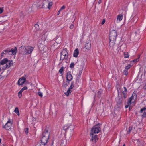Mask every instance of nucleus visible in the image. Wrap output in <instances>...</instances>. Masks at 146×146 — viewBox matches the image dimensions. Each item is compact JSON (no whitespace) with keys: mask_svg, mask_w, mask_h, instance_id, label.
Segmentation results:
<instances>
[{"mask_svg":"<svg viewBox=\"0 0 146 146\" xmlns=\"http://www.w3.org/2000/svg\"><path fill=\"white\" fill-rule=\"evenodd\" d=\"M50 136V133L48 131V129L46 128L42 134L41 139V141L42 145L45 146L47 143L48 140L49 139Z\"/></svg>","mask_w":146,"mask_h":146,"instance_id":"1","label":"nucleus"},{"mask_svg":"<svg viewBox=\"0 0 146 146\" xmlns=\"http://www.w3.org/2000/svg\"><path fill=\"white\" fill-rule=\"evenodd\" d=\"M33 48L30 46H24L20 47L19 49L23 54H30L33 51Z\"/></svg>","mask_w":146,"mask_h":146,"instance_id":"2","label":"nucleus"},{"mask_svg":"<svg viewBox=\"0 0 146 146\" xmlns=\"http://www.w3.org/2000/svg\"><path fill=\"white\" fill-rule=\"evenodd\" d=\"M12 65L13 61L8 60L7 58H4L0 62V65L2 66L3 68L5 67L6 69L9 68Z\"/></svg>","mask_w":146,"mask_h":146,"instance_id":"3","label":"nucleus"},{"mask_svg":"<svg viewBox=\"0 0 146 146\" xmlns=\"http://www.w3.org/2000/svg\"><path fill=\"white\" fill-rule=\"evenodd\" d=\"M68 54L67 52V48L63 49L61 53V57L60 60H63L68 59Z\"/></svg>","mask_w":146,"mask_h":146,"instance_id":"4","label":"nucleus"},{"mask_svg":"<svg viewBox=\"0 0 146 146\" xmlns=\"http://www.w3.org/2000/svg\"><path fill=\"white\" fill-rule=\"evenodd\" d=\"M46 0L43 1H40L38 2L37 5V7L38 9L44 8H45L44 5H47V3L46 2Z\"/></svg>","mask_w":146,"mask_h":146,"instance_id":"5","label":"nucleus"},{"mask_svg":"<svg viewBox=\"0 0 146 146\" xmlns=\"http://www.w3.org/2000/svg\"><path fill=\"white\" fill-rule=\"evenodd\" d=\"M117 36V33L116 31L114 30H112L110 34V40H116Z\"/></svg>","mask_w":146,"mask_h":146,"instance_id":"6","label":"nucleus"},{"mask_svg":"<svg viewBox=\"0 0 146 146\" xmlns=\"http://www.w3.org/2000/svg\"><path fill=\"white\" fill-rule=\"evenodd\" d=\"M100 128L98 124L94 126L91 130V132L92 134L98 133L100 131Z\"/></svg>","mask_w":146,"mask_h":146,"instance_id":"7","label":"nucleus"},{"mask_svg":"<svg viewBox=\"0 0 146 146\" xmlns=\"http://www.w3.org/2000/svg\"><path fill=\"white\" fill-rule=\"evenodd\" d=\"M4 51L9 54H15L17 51V48L16 47H15L13 49L12 48L11 50L7 49L5 50Z\"/></svg>","mask_w":146,"mask_h":146,"instance_id":"8","label":"nucleus"},{"mask_svg":"<svg viewBox=\"0 0 146 146\" xmlns=\"http://www.w3.org/2000/svg\"><path fill=\"white\" fill-rule=\"evenodd\" d=\"M12 123L11 121L9 120L4 126H3V128H5L6 130H9L11 128Z\"/></svg>","mask_w":146,"mask_h":146,"instance_id":"9","label":"nucleus"},{"mask_svg":"<svg viewBox=\"0 0 146 146\" xmlns=\"http://www.w3.org/2000/svg\"><path fill=\"white\" fill-rule=\"evenodd\" d=\"M26 80V78L25 77L20 78L19 80L18 83L19 85H22L25 83Z\"/></svg>","mask_w":146,"mask_h":146,"instance_id":"10","label":"nucleus"},{"mask_svg":"<svg viewBox=\"0 0 146 146\" xmlns=\"http://www.w3.org/2000/svg\"><path fill=\"white\" fill-rule=\"evenodd\" d=\"M90 135L92 136V138L90 139L91 141L95 142L96 141L98 140V136L96 135H94L92 133H90Z\"/></svg>","mask_w":146,"mask_h":146,"instance_id":"11","label":"nucleus"},{"mask_svg":"<svg viewBox=\"0 0 146 146\" xmlns=\"http://www.w3.org/2000/svg\"><path fill=\"white\" fill-rule=\"evenodd\" d=\"M74 87V82H72L71 83V85L69 88L67 90L66 92L65 93L66 95L68 96L71 93L70 89H72Z\"/></svg>","mask_w":146,"mask_h":146,"instance_id":"12","label":"nucleus"},{"mask_svg":"<svg viewBox=\"0 0 146 146\" xmlns=\"http://www.w3.org/2000/svg\"><path fill=\"white\" fill-rule=\"evenodd\" d=\"M66 80L69 82L71 81L73 78V77L71 74V72H68L66 75Z\"/></svg>","mask_w":146,"mask_h":146,"instance_id":"13","label":"nucleus"},{"mask_svg":"<svg viewBox=\"0 0 146 146\" xmlns=\"http://www.w3.org/2000/svg\"><path fill=\"white\" fill-rule=\"evenodd\" d=\"M85 50L88 51L91 48V44L90 41H88L85 44Z\"/></svg>","mask_w":146,"mask_h":146,"instance_id":"14","label":"nucleus"},{"mask_svg":"<svg viewBox=\"0 0 146 146\" xmlns=\"http://www.w3.org/2000/svg\"><path fill=\"white\" fill-rule=\"evenodd\" d=\"M115 40H110L109 42V46L111 48H113L115 43Z\"/></svg>","mask_w":146,"mask_h":146,"instance_id":"15","label":"nucleus"},{"mask_svg":"<svg viewBox=\"0 0 146 146\" xmlns=\"http://www.w3.org/2000/svg\"><path fill=\"white\" fill-rule=\"evenodd\" d=\"M79 53V50L78 48L76 49L74 52L73 56L75 57H77Z\"/></svg>","mask_w":146,"mask_h":146,"instance_id":"16","label":"nucleus"},{"mask_svg":"<svg viewBox=\"0 0 146 146\" xmlns=\"http://www.w3.org/2000/svg\"><path fill=\"white\" fill-rule=\"evenodd\" d=\"M123 16L122 14H119L117 16V20L116 22L118 23L120 21L123 19Z\"/></svg>","mask_w":146,"mask_h":146,"instance_id":"17","label":"nucleus"},{"mask_svg":"<svg viewBox=\"0 0 146 146\" xmlns=\"http://www.w3.org/2000/svg\"><path fill=\"white\" fill-rule=\"evenodd\" d=\"M137 21V19L135 17H134L132 19L131 23L132 24H135Z\"/></svg>","mask_w":146,"mask_h":146,"instance_id":"18","label":"nucleus"},{"mask_svg":"<svg viewBox=\"0 0 146 146\" xmlns=\"http://www.w3.org/2000/svg\"><path fill=\"white\" fill-rule=\"evenodd\" d=\"M14 112L17 114L18 116H19L20 113L18 107H16V108H15V109L14 111Z\"/></svg>","mask_w":146,"mask_h":146,"instance_id":"19","label":"nucleus"},{"mask_svg":"<svg viewBox=\"0 0 146 146\" xmlns=\"http://www.w3.org/2000/svg\"><path fill=\"white\" fill-rule=\"evenodd\" d=\"M46 2L47 3V4H48V8L49 9H50V7L52 6V2H49L48 0H46Z\"/></svg>","mask_w":146,"mask_h":146,"instance_id":"20","label":"nucleus"},{"mask_svg":"<svg viewBox=\"0 0 146 146\" xmlns=\"http://www.w3.org/2000/svg\"><path fill=\"white\" fill-rule=\"evenodd\" d=\"M133 95L130 97L128 100V101L127 103V104L129 105H131V101H132V100L133 99Z\"/></svg>","mask_w":146,"mask_h":146,"instance_id":"21","label":"nucleus"},{"mask_svg":"<svg viewBox=\"0 0 146 146\" xmlns=\"http://www.w3.org/2000/svg\"><path fill=\"white\" fill-rule=\"evenodd\" d=\"M124 57L125 58H128L129 57V54L127 52H124Z\"/></svg>","mask_w":146,"mask_h":146,"instance_id":"22","label":"nucleus"},{"mask_svg":"<svg viewBox=\"0 0 146 146\" xmlns=\"http://www.w3.org/2000/svg\"><path fill=\"white\" fill-rule=\"evenodd\" d=\"M116 100H117V103L118 104H120L121 103V102H122V100H121V99H120V98L117 99Z\"/></svg>","mask_w":146,"mask_h":146,"instance_id":"23","label":"nucleus"},{"mask_svg":"<svg viewBox=\"0 0 146 146\" xmlns=\"http://www.w3.org/2000/svg\"><path fill=\"white\" fill-rule=\"evenodd\" d=\"M64 67L63 66L59 70V72L60 74H62L64 70Z\"/></svg>","mask_w":146,"mask_h":146,"instance_id":"24","label":"nucleus"},{"mask_svg":"<svg viewBox=\"0 0 146 146\" xmlns=\"http://www.w3.org/2000/svg\"><path fill=\"white\" fill-rule=\"evenodd\" d=\"M69 83V82H68V83L65 82H64L63 85V87L64 88H66V87L68 85V84Z\"/></svg>","mask_w":146,"mask_h":146,"instance_id":"25","label":"nucleus"},{"mask_svg":"<svg viewBox=\"0 0 146 146\" xmlns=\"http://www.w3.org/2000/svg\"><path fill=\"white\" fill-rule=\"evenodd\" d=\"M22 92L21 91H20L18 93V96L19 98H20L22 96Z\"/></svg>","mask_w":146,"mask_h":146,"instance_id":"26","label":"nucleus"},{"mask_svg":"<svg viewBox=\"0 0 146 146\" xmlns=\"http://www.w3.org/2000/svg\"><path fill=\"white\" fill-rule=\"evenodd\" d=\"M35 28H36V29L37 30H39V26L38 24H36L35 25Z\"/></svg>","mask_w":146,"mask_h":146,"instance_id":"27","label":"nucleus"},{"mask_svg":"<svg viewBox=\"0 0 146 146\" xmlns=\"http://www.w3.org/2000/svg\"><path fill=\"white\" fill-rule=\"evenodd\" d=\"M124 88L125 89V90L123 91V94H125L127 92V90L126 88L125 87H124Z\"/></svg>","mask_w":146,"mask_h":146,"instance_id":"28","label":"nucleus"},{"mask_svg":"<svg viewBox=\"0 0 146 146\" xmlns=\"http://www.w3.org/2000/svg\"><path fill=\"white\" fill-rule=\"evenodd\" d=\"M131 67V65L129 64H128V65L125 67V69L127 70L129 69Z\"/></svg>","mask_w":146,"mask_h":146,"instance_id":"29","label":"nucleus"},{"mask_svg":"<svg viewBox=\"0 0 146 146\" xmlns=\"http://www.w3.org/2000/svg\"><path fill=\"white\" fill-rule=\"evenodd\" d=\"M146 110V108L145 107H144L142 109H141L140 110V112L141 113H142L143 111H145Z\"/></svg>","mask_w":146,"mask_h":146,"instance_id":"30","label":"nucleus"},{"mask_svg":"<svg viewBox=\"0 0 146 146\" xmlns=\"http://www.w3.org/2000/svg\"><path fill=\"white\" fill-rule=\"evenodd\" d=\"M74 63H71L70 65V67L71 68H73L74 67Z\"/></svg>","mask_w":146,"mask_h":146,"instance_id":"31","label":"nucleus"},{"mask_svg":"<svg viewBox=\"0 0 146 146\" xmlns=\"http://www.w3.org/2000/svg\"><path fill=\"white\" fill-rule=\"evenodd\" d=\"M27 89V87L26 86H24L23 88L20 90L21 92H23L24 90H26Z\"/></svg>","mask_w":146,"mask_h":146,"instance_id":"32","label":"nucleus"},{"mask_svg":"<svg viewBox=\"0 0 146 146\" xmlns=\"http://www.w3.org/2000/svg\"><path fill=\"white\" fill-rule=\"evenodd\" d=\"M38 95L41 97H42L43 96L42 93L40 92H38Z\"/></svg>","mask_w":146,"mask_h":146,"instance_id":"33","label":"nucleus"},{"mask_svg":"<svg viewBox=\"0 0 146 146\" xmlns=\"http://www.w3.org/2000/svg\"><path fill=\"white\" fill-rule=\"evenodd\" d=\"M25 132L26 134H27L28 133V128H26L25 129Z\"/></svg>","mask_w":146,"mask_h":146,"instance_id":"34","label":"nucleus"},{"mask_svg":"<svg viewBox=\"0 0 146 146\" xmlns=\"http://www.w3.org/2000/svg\"><path fill=\"white\" fill-rule=\"evenodd\" d=\"M82 70H81L80 71H79V73H78V78H79L80 77L82 73Z\"/></svg>","mask_w":146,"mask_h":146,"instance_id":"35","label":"nucleus"},{"mask_svg":"<svg viewBox=\"0 0 146 146\" xmlns=\"http://www.w3.org/2000/svg\"><path fill=\"white\" fill-rule=\"evenodd\" d=\"M124 74L126 75H127L128 74V72L127 70L125 69L123 72Z\"/></svg>","mask_w":146,"mask_h":146,"instance_id":"36","label":"nucleus"},{"mask_svg":"<svg viewBox=\"0 0 146 146\" xmlns=\"http://www.w3.org/2000/svg\"><path fill=\"white\" fill-rule=\"evenodd\" d=\"M6 69V68L5 67H4V68H3V67H2V66H1V65H0V71L4 70Z\"/></svg>","mask_w":146,"mask_h":146,"instance_id":"37","label":"nucleus"},{"mask_svg":"<svg viewBox=\"0 0 146 146\" xmlns=\"http://www.w3.org/2000/svg\"><path fill=\"white\" fill-rule=\"evenodd\" d=\"M69 128L70 127H67V126H65L63 127V129L64 130H66L67 129H69Z\"/></svg>","mask_w":146,"mask_h":146,"instance_id":"38","label":"nucleus"},{"mask_svg":"<svg viewBox=\"0 0 146 146\" xmlns=\"http://www.w3.org/2000/svg\"><path fill=\"white\" fill-rule=\"evenodd\" d=\"M146 117V113L144 112L142 115V117Z\"/></svg>","mask_w":146,"mask_h":146,"instance_id":"39","label":"nucleus"},{"mask_svg":"<svg viewBox=\"0 0 146 146\" xmlns=\"http://www.w3.org/2000/svg\"><path fill=\"white\" fill-rule=\"evenodd\" d=\"M132 129V127H130L129 128L128 132L129 133Z\"/></svg>","mask_w":146,"mask_h":146,"instance_id":"40","label":"nucleus"},{"mask_svg":"<svg viewBox=\"0 0 146 146\" xmlns=\"http://www.w3.org/2000/svg\"><path fill=\"white\" fill-rule=\"evenodd\" d=\"M65 8V6L64 5L63 6H62V7L60 9L61 11L62 9H64Z\"/></svg>","mask_w":146,"mask_h":146,"instance_id":"41","label":"nucleus"},{"mask_svg":"<svg viewBox=\"0 0 146 146\" xmlns=\"http://www.w3.org/2000/svg\"><path fill=\"white\" fill-rule=\"evenodd\" d=\"M74 27V25L72 24L70 26V27H69L70 28V29H72Z\"/></svg>","mask_w":146,"mask_h":146,"instance_id":"42","label":"nucleus"},{"mask_svg":"<svg viewBox=\"0 0 146 146\" xmlns=\"http://www.w3.org/2000/svg\"><path fill=\"white\" fill-rule=\"evenodd\" d=\"M3 9L2 8L0 7V14L2 13L3 11Z\"/></svg>","mask_w":146,"mask_h":146,"instance_id":"43","label":"nucleus"},{"mask_svg":"<svg viewBox=\"0 0 146 146\" xmlns=\"http://www.w3.org/2000/svg\"><path fill=\"white\" fill-rule=\"evenodd\" d=\"M105 19H103L102 23H101V24L102 25L104 24L105 23Z\"/></svg>","mask_w":146,"mask_h":146,"instance_id":"44","label":"nucleus"},{"mask_svg":"<svg viewBox=\"0 0 146 146\" xmlns=\"http://www.w3.org/2000/svg\"><path fill=\"white\" fill-rule=\"evenodd\" d=\"M61 11L60 10H59L58 12V13H57V15H59L60 13V11Z\"/></svg>","mask_w":146,"mask_h":146,"instance_id":"45","label":"nucleus"},{"mask_svg":"<svg viewBox=\"0 0 146 146\" xmlns=\"http://www.w3.org/2000/svg\"><path fill=\"white\" fill-rule=\"evenodd\" d=\"M128 105H126L125 106V107L126 108H127L129 106H130V105H129L128 104H127Z\"/></svg>","mask_w":146,"mask_h":146,"instance_id":"46","label":"nucleus"},{"mask_svg":"<svg viewBox=\"0 0 146 146\" xmlns=\"http://www.w3.org/2000/svg\"><path fill=\"white\" fill-rule=\"evenodd\" d=\"M70 130H71V132L72 133H73V129H71Z\"/></svg>","mask_w":146,"mask_h":146,"instance_id":"47","label":"nucleus"},{"mask_svg":"<svg viewBox=\"0 0 146 146\" xmlns=\"http://www.w3.org/2000/svg\"><path fill=\"white\" fill-rule=\"evenodd\" d=\"M101 2H102V1L101 0H99L98 2V3L99 4H100L101 3Z\"/></svg>","mask_w":146,"mask_h":146,"instance_id":"48","label":"nucleus"},{"mask_svg":"<svg viewBox=\"0 0 146 146\" xmlns=\"http://www.w3.org/2000/svg\"><path fill=\"white\" fill-rule=\"evenodd\" d=\"M138 61V59H136V60H133V61H134V62H135V61Z\"/></svg>","mask_w":146,"mask_h":146,"instance_id":"49","label":"nucleus"},{"mask_svg":"<svg viewBox=\"0 0 146 146\" xmlns=\"http://www.w3.org/2000/svg\"><path fill=\"white\" fill-rule=\"evenodd\" d=\"M135 35H136L138 33L137 32H135Z\"/></svg>","mask_w":146,"mask_h":146,"instance_id":"50","label":"nucleus"},{"mask_svg":"<svg viewBox=\"0 0 146 146\" xmlns=\"http://www.w3.org/2000/svg\"><path fill=\"white\" fill-rule=\"evenodd\" d=\"M5 53L4 52H3L1 53V56H3V54H4Z\"/></svg>","mask_w":146,"mask_h":146,"instance_id":"51","label":"nucleus"},{"mask_svg":"<svg viewBox=\"0 0 146 146\" xmlns=\"http://www.w3.org/2000/svg\"><path fill=\"white\" fill-rule=\"evenodd\" d=\"M53 143H54L53 141H52V145H53Z\"/></svg>","mask_w":146,"mask_h":146,"instance_id":"52","label":"nucleus"},{"mask_svg":"<svg viewBox=\"0 0 146 146\" xmlns=\"http://www.w3.org/2000/svg\"><path fill=\"white\" fill-rule=\"evenodd\" d=\"M124 97L125 98L126 97V96L125 95L124 96Z\"/></svg>","mask_w":146,"mask_h":146,"instance_id":"53","label":"nucleus"},{"mask_svg":"<svg viewBox=\"0 0 146 146\" xmlns=\"http://www.w3.org/2000/svg\"><path fill=\"white\" fill-rule=\"evenodd\" d=\"M123 146H125V144H124Z\"/></svg>","mask_w":146,"mask_h":146,"instance_id":"54","label":"nucleus"},{"mask_svg":"<svg viewBox=\"0 0 146 146\" xmlns=\"http://www.w3.org/2000/svg\"><path fill=\"white\" fill-rule=\"evenodd\" d=\"M1 139H0V143H1Z\"/></svg>","mask_w":146,"mask_h":146,"instance_id":"55","label":"nucleus"},{"mask_svg":"<svg viewBox=\"0 0 146 146\" xmlns=\"http://www.w3.org/2000/svg\"><path fill=\"white\" fill-rule=\"evenodd\" d=\"M145 86H146L145 88L146 89V84H145Z\"/></svg>","mask_w":146,"mask_h":146,"instance_id":"56","label":"nucleus"},{"mask_svg":"<svg viewBox=\"0 0 146 146\" xmlns=\"http://www.w3.org/2000/svg\"><path fill=\"white\" fill-rule=\"evenodd\" d=\"M75 14H74V15H73V16H74V15H75Z\"/></svg>","mask_w":146,"mask_h":146,"instance_id":"57","label":"nucleus"},{"mask_svg":"<svg viewBox=\"0 0 146 146\" xmlns=\"http://www.w3.org/2000/svg\"><path fill=\"white\" fill-rule=\"evenodd\" d=\"M75 14H74V15H73V16H74V15H75Z\"/></svg>","mask_w":146,"mask_h":146,"instance_id":"58","label":"nucleus"},{"mask_svg":"<svg viewBox=\"0 0 146 146\" xmlns=\"http://www.w3.org/2000/svg\"><path fill=\"white\" fill-rule=\"evenodd\" d=\"M75 14H74V15H73V16H74V15H75Z\"/></svg>","mask_w":146,"mask_h":146,"instance_id":"59","label":"nucleus"},{"mask_svg":"<svg viewBox=\"0 0 146 146\" xmlns=\"http://www.w3.org/2000/svg\"><path fill=\"white\" fill-rule=\"evenodd\" d=\"M3 146H5V145H3Z\"/></svg>","mask_w":146,"mask_h":146,"instance_id":"60","label":"nucleus"}]
</instances>
